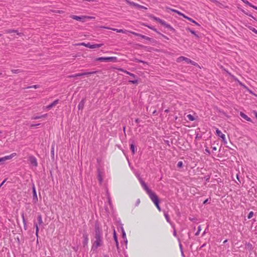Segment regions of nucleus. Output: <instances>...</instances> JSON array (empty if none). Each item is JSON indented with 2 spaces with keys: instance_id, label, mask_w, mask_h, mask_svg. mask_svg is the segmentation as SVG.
<instances>
[{
  "instance_id": "21",
  "label": "nucleus",
  "mask_w": 257,
  "mask_h": 257,
  "mask_svg": "<svg viewBox=\"0 0 257 257\" xmlns=\"http://www.w3.org/2000/svg\"><path fill=\"white\" fill-rule=\"evenodd\" d=\"M131 150L133 154H134L136 153V148H135V146L134 145H133V144L131 145Z\"/></svg>"
},
{
  "instance_id": "43",
  "label": "nucleus",
  "mask_w": 257,
  "mask_h": 257,
  "mask_svg": "<svg viewBox=\"0 0 257 257\" xmlns=\"http://www.w3.org/2000/svg\"><path fill=\"white\" fill-rule=\"evenodd\" d=\"M88 238L87 236L85 237V241H84V244H87V242H88Z\"/></svg>"
},
{
  "instance_id": "35",
  "label": "nucleus",
  "mask_w": 257,
  "mask_h": 257,
  "mask_svg": "<svg viewBox=\"0 0 257 257\" xmlns=\"http://www.w3.org/2000/svg\"><path fill=\"white\" fill-rule=\"evenodd\" d=\"M75 45H77V46H83L86 47V44L85 43H78V44H75Z\"/></svg>"
},
{
  "instance_id": "53",
  "label": "nucleus",
  "mask_w": 257,
  "mask_h": 257,
  "mask_svg": "<svg viewBox=\"0 0 257 257\" xmlns=\"http://www.w3.org/2000/svg\"><path fill=\"white\" fill-rule=\"evenodd\" d=\"M22 218H23V222H25V219L24 215L22 216Z\"/></svg>"
},
{
  "instance_id": "9",
  "label": "nucleus",
  "mask_w": 257,
  "mask_h": 257,
  "mask_svg": "<svg viewBox=\"0 0 257 257\" xmlns=\"http://www.w3.org/2000/svg\"><path fill=\"white\" fill-rule=\"evenodd\" d=\"M16 155H17L16 153H14L11 154L10 155L6 156H5L4 157L0 158V162L2 163V162H4L6 161L7 160H11L13 158L15 157L16 156Z\"/></svg>"
},
{
  "instance_id": "7",
  "label": "nucleus",
  "mask_w": 257,
  "mask_h": 257,
  "mask_svg": "<svg viewBox=\"0 0 257 257\" xmlns=\"http://www.w3.org/2000/svg\"><path fill=\"white\" fill-rule=\"evenodd\" d=\"M125 2L126 3V4H127L128 5H130V6H134V7H135L136 8H137L138 9H145V10H147V8L143 6H141L138 4H137V3H135L133 2H131L128 0H125Z\"/></svg>"
},
{
  "instance_id": "30",
  "label": "nucleus",
  "mask_w": 257,
  "mask_h": 257,
  "mask_svg": "<svg viewBox=\"0 0 257 257\" xmlns=\"http://www.w3.org/2000/svg\"><path fill=\"white\" fill-rule=\"evenodd\" d=\"M189 31L193 35H194L196 37H198V35L196 33V32L192 30L189 29Z\"/></svg>"
},
{
  "instance_id": "42",
  "label": "nucleus",
  "mask_w": 257,
  "mask_h": 257,
  "mask_svg": "<svg viewBox=\"0 0 257 257\" xmlns=\"http://www.w3.org/2000/svg\"><path fill=\"white\" fill-rule=\"evenodd\" d=\"M205 153H207L208 155L210 154V151L208 148H206L205 150Z\"/></svg>"
},
{
  "instance_id": "60",
  "label": "nucleus",
  "mask_w": 257,
  "mask_h": 257,
  "mask_svg": "<svg viewBox=\"0 0 257 257\" xmlns=\"http://www.w3.org/2000/svg\"><path fill=\"white\" fill-rule=\"evenodd\" d=\"M132 74V73H130H130L128 74V75H130V76H131Z\"/></svg>"
},
{
  "instance_id": "14",
  "label": "nucleus",
  "mask_w": 257,
  "mask_h": 257,
  "mask_svg": "<svg viewBox=\"0 0 257 257\" xmlns=\"http://www.w3.org/2000/svg\"><path fill=\"white\" fill-rule=\"evenodd\" d=\"M141 184L142 187L144 188V189L146 191L147 193H149V192H150L151 191V190H150L148 188V187L147 186L146 184L143 181H141Z\"/></svg>"
},
{
  "instance_id": "41",
  "label": "nucleus",
  "mask_w": 257,
  "mask_h": 257,
  "mask_svg": "<svg viewBox=\"0 0 257 257\" xmlns=\"http://www.w3.org/2000/svg\"><path fill=\"white\" fill-rule=\"evenodd\" d=\"M91 47H92V44H90V43H88L86 44V47L87 48H89L90 49H91Z\"/></svg>"
},
{
  "instance_id": "26",
  "label": "nucleus",
  "mask_w": 257,
  "mask_h": 257,
  "mask_svg": "<svg viewBox=\"0 0 257 257\" xmlns=\"http://www.w3.org/2000/svg\"><path fill=\"white\" fill-rule=\"evenodd\" d=\"M243 2L245 4H246L248 6H249V7L252 8L253 7V6L251 3H250L249 2H248L246 0H244L243 1Z\"/></svg>"
},
{
  "instance_id": "32",
  "label": "nucleus",
  "mask_w": 257,
  "mask_h": 257,
  "mask_svg": "<svg viewBox=\"0 0 257 257\" xmlns=\"http://www.w3.org/2000/svg\"><path fill=\"white\" fill-rule=\"evenodd\" d=\"M253 212L252 211H250L248 215L247 218L248 219L251 218L253 216Z\"/></svg>"
},
{
  "instance_id": "18",
  "label": "nucleus",
  "mask_w": 257,
  "mask_h": 257,
  "mask_svg": "<svg viewBox=\"0 0 257 257\" xmlns=\"http://www.w3.org/2000/svg\"><path fill=\"white\" fill-rule=\"evenodd\" d=\"M178 15H180V16H182L184 18L187 19V20H188L189 21H191L192 23H195V21L194 20H193V19H192L190 18H189V17L186 16L185 15H184V14H183L181 12H179V11H178Z\"/></svg>"
},
{
  "instance_id": "24",
  "label": "nucleus",
  "mask_w": 257,
  "mask_h": 257,
  "mask_svg": "<svg viewBox=\"0 0 257 257\" xmlns=\"http://www.w3.org/2000/svg\"><path fill=\"white\" fill-rule=\"evenodd\" d=\"M12 72L14 74H17L22 72V70L20 69H13L12 70Z\"/></svg>"
},
{
  "instance_id": "11",
  "label": "nucleus",
  "mask_w": 257,
  "mask_h": 257,
  "mask_svg": "<svg viewBox=\"0 0 257 257\" xmlns=\"http://www.w3.org/2000/svg\"><path fill=\"white\" fill-rule=\"evenodd\" d=\"M186 119H188L190 121H194L197 119L198 116L196 114L192 115V114H187L185 117Z\"/></svg>"
},
{
  "instance_id": "31",
  "label": "nucleus",
  "mask_w": 257,
  "mask_h": 257,
  "mask_svg": "<svg viewBox=\"0 0 257 257\" xmlns=\"http://www.w3.org/2000/svg\"><path fill=\"white\" fill-rule=\"evenodd\" d=\"M183 166V163L182 161H179L178 162V167L181 168Z\"/></svg>"
},
{
  "instance_id": "29",
  "label": "nucleus",
  "mask_w": 257,
  "mask_h": 257,
  "mask_svg": "<svg viewBox=\"0 0 257 257\" xmlns=\"http://www.w3.org/2000/svg\"><path fill=\"white\" fill-rule=\"evenodd\" d=\"M143 26H144L147 27L148 28H149V29H152V30H154V31H156V29H154V28H153L152 27H151V26H148V25H146V24H143Z\"/></svg>"
},
{
  "instance_id": "17",
  "label": "nucleus",
  "mask_w": 257,
  "mask_h": 257,
  "mask_svg": "<svg viewBox=\"0 0 257 257\" xmlns=\"http://www.w3.org/2000/svg\"><path fill=\"white\" fill-rule=\"evenodd\" d=\"M141 203V200L139 198H137L136 200L133 202V206L134 207H138Z\"/></svg>"
},
{
  "instance_id": "49",
  "label": "nucleus",
  "mask_w": 257,
  "mask_h": 257,
  "mask_svg": "<svg viewBox=\"0 0 257 257\" xmlns=\"http://www.w3.org/2000/svg\"><path fill=\"white\" fill-rule=\"evenodd\" d=\"M83 107V104H82V105H81L80 103L78 105V108L79 109L80 108V107Z\"/></svg>"
},
{
  "instance_id": "55",
  "label": "nucleus",
  "mask_w": 257,
  "mask_h": 257,
  "mask_svg": "<svg viewBox=\"0 0 257 257\" xmlns=\"http://www.w3.org/2000/svg\"><path fill=\"white\" fill-rule=\"evenodd\" d=\"M207 201H208V199L205 200L204 201L203 204H205V203H206L207 202Z\"/></svg>"
},
{
  "instance_id": "45",
  "label": "nucleus",
  "mask_w": 257,
  "mask_h": 257,
  "mask_svg": "<svg viewBox=\"0 0 257 257\" xmlns=\"http://www.w3.org/2000/svg\"><path fill=\"white\" fill-rule=\"evenodd\" d=\"M211 2L214 3H217L218 2L216 0H210Z\"/></svg>"
},
{
  "instance_id": "5",
  "label": "nucleus",
  "mask_w": 257,
  "mask_h": 257,
  "mask_svg": "<svg viewBox=\"0 0 257 257\" xmlns=\"http://www.w3.org/2000/svg\"><path fill=\"white\" fill-rule=\"evenodd\" d=\"M117 58L115 57H99L96 59L97 61L103 62H116Z\"/></svg>"
},
{
  "instance_id": "61",
  "label": "nucleus",
  "mask_w": 257,
  "mask_h": 257,
  "mask_svg": "<svg viewBox=\"0 0 257 257\" xmlns=\"http://www.w3.org/2000/svg\"><path fill=\"white\" fill-rule=\"evenodd\" d=\"M226 241H227V240H224V243H226Z\"/></svg>"
},
{
  "instance_id": "2",
  "label": "nucleus",
  "mask_w": 257,
  "mask_h": 257,
  "mask_svg": "<svg viewBox=\"0 0 257 257\" xmlns=\"http://www.w3.org/2000/svg\"><path fill=\"white\" fill-rule=\"evenodd\" d=\"M100 28H104V29H108V30H112L113 31H115L117 33H121L126 34L127 32H130V33H132V34H133V35H134L135 36H139V37H141L142 38L145 39L146 40H150V38H149V37H148L147 36H145L144 35H142L141 34H140L139 33H135L134 32L128 31L125 30H122V29H115V28H109V27H104V26L100 27Z\"/></svg>"
},
{
  "instance_id": "37",
  "label": "nucleus",
  "mask_w": 257,
  "mask_h": 257,
  "mask_svg": "<svg viewBox=\"0 0 257 257\" xmlns=\"http://www.w3.org/2000/svg\"><path fill=\"white\" fill-rule=\"evenodd\" d=\"M201 226H198V231L195 233V235H198L199 234V232L201 231Z\"/></svg>"
},
{
  "instance_id": "8",
  "label": "nucleus",
  "mask_w": 257,
  "mask_h": 257,
  "mask_svg": "<svg viewBox=\"0 0 257 257\" xmlns=\"http://www.w3.org/2000/svg\"><path fill=\"white\" fill-rule=\"evenodd\" d=\"M96 71H93V72H84V73H77L72 75L69 76V78L71 77H76L79 76H81L83 75H91V74H94L96 73Z\"/></svg>"
},
{
  "instance_id": "46",
  "label": "nucleus",
  "mask_w": 257,
  "mask_h": 257,
  "mask_svg": "<svg viewBox=\"0 0 257 257\" xmlns=\"http://www.w3.org/2000/svg\"><path fill=\"white\" fill-rule=\"evenodd\" d=\"M118 70L119 71H120L123 72H124V71H125L124 70H123V69H121V68H118Z\"/></svg>"
},
{
  "instance_id": "23",
  "label": "nucleus",
  "mask_w": 257,
  "mask_h": 257,
  "mask_svg": "<svg viewBox=\"0 0 257 257\" xmlns=\"http://www.w3.org/2000/svg\"><path fill=\"white\" fill-rule=\"evenodd\" d=\"M113 237H114V240L116 243V245L117 246L118 245V241L117 239V237H116V233H115V231H114V232H113Z\"/></svg>"
},
{
  "instance_id": "54",
  "label": "nucleus",
  "mask_w": 257,
  "mask_h": 257,
  "mask_svg": "<svg viewBox=\"0 0 257 257\" xmlns=\"http://www.w3.org/2000/svg\"><path fill=\"white\" fill-rule=\"evenodd\" d=\"M135 121L137 122V123H139V119H136Z\"/></svg>"
},
{
  "instance_id": "16",
  "label": "nucleus",
  "mask_w": 257,
  "mask_h": 257,
  "mask_svg": "<svg viewBox=\"0 0 257 257\" xmlns=\"http://www.w3.org/2000/svg\"><path fill=\"white\" fill-rule=\"evenodd\" d=\"M216 135H217L218 137H220L221 138H222V140H225V135H224L223 134H222V132H221L220 130H219V129H218V128H216Z\"/></svg>"
},
{
  "instance_id": "12",
  "label": "nucleus",
  "mask_w": 257,
  "mask_h": 257,
  "mask_svg": "<svg viewBox=\"0 0 257 257\" xmlns=\"http://www.w3.org/2000/svg\"><path fill=\"white\" fill-rule=\"evenodd\" d=\"M58 103V100H55L53 101L51 104L46 106L44 107V109H46L47 110H50L51 108L57 105Z\"/></svg>"
},
{
  "instance_id": "19",
  "label": "nucleus",
  "mask_w": 257,
  "mask_h": 257,
  "mask_svg": "<svg viewBox=\"0 0 257 257\" xmlns=\"http://www.w3.org/2000/svg\"><path fill=\"white\" fill-rule=\"evenodd\" d=\"M6 33H16L20 36H21L22 35V33H18V31L15 30H7L6 31Z\"/></svg>"
},
{
  "instance_id": "56",
  "label": "nucleus",
  "mask_w": 257,
  "mask_h": 257,
  "mask_svg": "<svg viewBox=\"0 0 257 257\" xmlns=\"http://www.w3.org/2000/svg\"><path fill=\"white\" fill-rule=\"evenodd\" d=\"M253 9H255L257 10V7H255L254 6H253V7H252Z\"/></svg>"
},
{
  "instance_id": "62",
  "label": "nucleus",
  "mask_w": 257,
  "mask_h": 257,
  "mask_svg": "<svg viewBox=\"0 0 257 257\" xmlns=\"http://www.w3.org/2000/svg\"><path fill=\"white\" fill-rule=\"evenodd\" d=\"M1 74H2V73H0V75H1Z\"/></svg>"
},
{
  "instance_id": "48",
  "label": "nucleus",
  "mask_w": 257,
  "mask_h": 257,
  "mask_svg": "<svg viewBox=\"0 0 257 257\" xmlns=\"http://www.w3.org/2000/svg\"><path fill=\"white\" fill-rule=\"evenodd\" d=\"M5 182H6V180H4V181L1 183V184L0 185V187H1L2 185H3V184L5 183Z\"/></svg>"
},
{
  "instance_id": "6",
  "label": "nucleus",
  "mask_w": 257,
  "mask_h": 257,
  "mask_svg": "<svg viewBox=\"0 0 257 257\" xmlns=\"http://www.w3.org/2000/svg\"><path fill=\"white\" fill-rule=\"evenodd\" d=\"M182 61H185L187 64H191L194 66H199L198 65L196 62L192 61L191 60H190L186 57H185L183 56H181V57H179V58H178V62H180Z\"/></svg>"
},
{
  "instance_id": "36",
  "label": "nucleus",
  "mask_w": 257,
  "mask_h": 257,
  "mask_svg": "<svg viewBox=\"0 0 257 257\" xmlns=\"http://www.w3.org/2000/svg\"><path fill=\"white\" fill-rule=\"evenodd\" d=\"M250 30H251L253 32H254V33H255L256 34H257V30H256L255 28H253V27H250Z\"/></svg>"
},
{
  "instance_id": "57",
  "label": "nucleus",
  "mask_w": 257,
  "mask_h": 257,
  "mask_svg": "<svg viewBox=\"0 0 257 257\" xmlns=\"http://www.w3.org/2000/svg\"><path fill=\"white\" fill-rule=\"evenodd\" d=\"M194 23L195 25H197V26H199V24L197 22H196V21H195V23Z\"/></svg>"
},
{
  "instance_id": "22",
  "label": "nucleus",
  "mask_w": 257,
  "mask_h": 257,
  "mask_svg": "<svg viewBox=\"0 0 257 257\" xmlns=\"http://www.w3.org/2000/svg\"><path fill=\"white\" fill-rule=\"evenodd\" d=\"M37 219L40 225L43 223V220L41 215H39L38 216Z\"/></svg>"
},
{
  "instance_id": "38",
  "label": "nucleus",
  "mask_w": 257,
  "mask_h": 257,
  "mask_svg": "<svg viewBox=\"0 0 257 257\" xmlns=\"http://www.w3.org/2000/svg\"><path fill=\"white\" fill-rule=\"evenodd\" d=\"M46 116H47V114L42 115L40 116L35 117L34 118L35 119H38V118H42V117H46Z\"/></svg>"
},
{
  "instance_id": "13",
  "label": "nucleus",
  "mask_w": 257,
  "mask_h": 257,
  "mask_svg": "<svg viewBox=\"0 0 257 257\" xmlns=\"http://www.w3.org/2000/svg\"><path fill=\"white\" fill-rule=\"evenodd\" d=\"M33 200L34 203H36L38 201V197L36 193V188L34 185L33 186Z\"/></svg>"
},
{
  "instance_id": "4",
  "label": "nucleus",
  "mask_w": 257,
  "mask_h": 257,
  "mask_svg": "<svg viewBox=\"0 0 257 257\" xmlns=\"http://www.w3.org/2000/svg\"><path fill=\"white\" fill-rule=\"evenodd\" d=\"M70 18L73 19V20H75L76 21L84 22L86 19L89 20H94L95 18L94 17L92 16H77L75 15H71Z\"/></svg>"
},
{
  "instance_id": "52",
  "label": "nucleus",
  "mask_w": 257,
  "mask_h": 257,
  "mask_svg": "<svg viewBox=\"0 0 257 257\" xmlns=\"http://www.w3.org/2000/svg\"><path fill=\"white\" fill-rule=\"evenodd\" d=\"M54 148H52V150L51 151V153L54 155Z\"/></svg>"
},
{
  "instance_id": "33",
  "label": "nucleus",
  "mask_w": 257,
  "mask_h": 257,
  "mask_svg": "<svg viewBox=\"0 0 257 257\" xmlns=\"http://www.w3.org/2000/svg\"><path fill=\"white\" fill-rule=\"evenodd\" d=\"M135 61L137 62H140V63H143V64H148V63L147 62H146L145 61H142V60H140L137 59H136Z\"/></svg>"
},
{
  "instance_id": "28",
  "label": "nucleus",
  "mask_w": 257,
  "mask_h": 257,
  "mask_svg": "<svg viewBox=\"0 0 257 257\" xmlns=\"http://www.w3.org/2000/svg\"><path fill=\"white\" fill-rule=\"evenodd\" d=\"M39 87V86L38 85H32V86L28 87V88L37 89V88H38Z\"/></svg>"
},
{
  "instance_id": "39",
  "label": "nucleus",
  "mask_w": 257,
  "mask_h": 257,
  "mask_svg": "<svg viewBox=\"0 0 257 257\" xmlns=\"http://www.w3.org/2000/svg\"><path fill=\"white\" fill-rule=\"evenodd\" d=\"M179 246H180V250H181V254H182V255L184 257V253L183 252V249H182V245L181 244H179Z\"/></svg>"
},
{
  "instance_id": "34",
  "label": "nucleus",
  "mask_w": 257,
  "mask_h": 257,
  "mask_svg": "<svg viewBox=\"0 0 257 257\" xmlns=\"http://www.w3.org/2000/svg\"><path fill=\"white\" fill-rule=\"evenodd\" d=\"M246 247L248 249H251L252 248V245L251 244L249 243L246 245Z\"/></svg>"
},
{
  "instance_id": "25",
  "label": "nucleus",
  "mask_w": 257,
  "mask_h": 257,
  "mask_svg": "<svg viewBox=\"0 0 257 257\" xmlns=\"http://www.w3.org/2000/svg\"><path fill=\"white\" fill-rule=\"evenodd\" d=\"M35 226L36 227V235L38 237V232H39V227L37 224H35Z\"/></svg>"
},
{
  "instance_id": "44",
  "label": "nucleus",
  "mask_w": 257,
  "mask_h": 257,
  "mask_svg": "<svg viewBox=\"0 0 257 257\" xmlns=\"http://www.w3.org/2000/svg\"><path fill=\"white\" fill-rule=\"evenodd\" d=\"M57 13L59 14H63L64 13V12L63 11H57Z\"/></svg>"
},
{
  "instance_id": "58",
  "label": "nucleus",
  "mask_w": 257,
  "mask_h": 257,
  "mask_svg": "<svg viewBox=\"0 0 257 257\" xmlns=\"http://www.w3.org/2000/svg\"><path fill=\"white\" fill-rule=\"evenodd\" d=\"M126 236L125 233L124 232H123V237H125Z\"/></svg>"
},
{
  "instance_id": "27",
  "label": "nucleus",
  "mask_w": 257,
  "mask_h": 257,
  "mask_svg": "<svg viewBox=\"0 0 257 257\" xmlns=\"http://www.w3.org/2000/svg\"><path fill=\"white\" fill-rule=\"evenodd\" d=\"M155 20L156 21H157L158 22H159L160 24L164 25H166L165 22L160 20V19L156 18Z\"/></svg>"
},
{
  "instance_id": "20",
  "label": "nucleus",
  "mask_w": 257,
  "mask_h": 257,
  "mask_svg": "<svg viewBox=\"0 0 257 257\" xmlns=\"http://www.w3.org/2000/svg\"><path fill=\"white\" fill-rule=\"evenodd\" d=\"M103 45V44H92L91 49H96L102 47Z\"/></svg>"
},
{
  "instance_id": "1",
  "label": "nucleus",
  "mask_w": 257,
  "mask_h": 257,
  "mask_svg": "<svg viewBox=\"0 0 257 257\" xmlns=\"http://www.w3.org/2000/svg\"><path fill=\"white\" fill-rule=\"evenodd\" d=\"M103 244L102 233L98 227H96L95 230V236L94 240L92 241L91 249H96L98 247Z\"/></svg>"
},
{
  "instance_id": "15",
  "label": "nucleus",
  "mask_w": 257,
  "mask_h": 257,
  "mask_svg": "<svg viewBox=\"0 0 257 257\" xmlns=\"http://www.w3.org/2000/svg\"><path fill=\"white\" fill-rule=\"evenodd\" d=\"M239 114H240V116L242 118H243V119H244L245 120H246L248 121H249V122L251 121V118L250 117H249L247 115H246L245 114H244L243 112H240Z\"/></svg>"
},
{
  "instance_id": "50",
  "label": "nucleus",
  "mask_w": 257,
  "mask_h": 257,
  "mask_svg": "<svg viewBox=\"0 0 257 257\" xmlns=\"http://www.w3.org/2000/svg\"><path fill=\"white\" fill-rule=\"evenodd\" d=\"M124 73H126V74H128H128L130 73V72H129L128 71H126V70L124 71Z\"/></svg>"
},
{
  "instance_id": "10",
  "label": "nucleus",
  "mask_w": 257,
  "mask_h": 257,
  "mask_svg": "<svg viewBox=\"0 0 257 257\" xmlns=\"http://www.w3.org/2000/svg\"><path fill=\"white\" fill-rule=\"evenodd\" d=\"M29 160L31 164L33 166H34L35 167H37L38 166L37 160V159L36 158V157H35L33 156H30L29 158Z\"/></svg>"
},
{
  "instance_id": "40",
  "label": "nucleus",
  "mask_w": 257,
  "mask_h": 257,
  "mask_svg": "<svg viewBox=\"0 0 257 257\" xmlns=\"http://www.w3.org/2000/svg\"><path fill=\"white\" fill-rule=\"evenodd\" d=\"M129 82L133 83V84H137L138 83V80H130Z\"/></svg>"
},
{
  "instance_id": "3",
  "label": "nucleus",
  "mask_w": 257,
  "mask_h": 257,
  "mask_svg": "<svg viewBox=\"0 0 257 257\" xmlns=\"http://www.w3.org/2000/svg\"><path fill=\"white\" fill-rule=\"evenodd\" d=\"M147 194L149 195V196L150 198L151 199V200H152V201L154 203V204L155 205V206H156L157 209L159 211H161V208H160V207L159 204V198H158L157 195L156 194V193L151 190L150 192H149Z\"/></svg>"
},
{
  "instance_id": "47",
  "label": "nucleus",
  "mask_w": 257,
  "mask_h": 257,
  "mask_svg": "<svg viewBox=\"0 0 257 257\" xmlns=\"http://www.w3.org/2000/svg\"><path fill=\"white\" fill-rule=\"evenodd\" d=\"M253 113H254L256 118H257V112L254 111H253Z\"/></svg>"
},
{
  "instance_id": "51",
  "label": "nucleus",
  "mask_w": 257,
  "mask_h": 257,
  "mask_svg": "<svg viewBox=\"0 0 257 257\" xmlns=\"http://www.w3.org/2000/svg\"><path fill=\"white\" fill-rule=\"evenodd\" d=\"M131 76L133 77V78H136L135 75L133 73H132V74L131 75Z\"/></svg>"
},
{
  "instance_id": "59",
  "label": "nucleus",
  "mask_w": 257,
  "mask_h": 257,
  "mask_svg": "<svg viewBox=\"0 0 257 257\" xmlns=\"http://www.w3.org/2000/svg\"><path fill=\"white\" fill-rule=\"evenodd\" d=\"M213 150H214V151H216V147H213L212 148Z\"/></svg>"
}]
</instances>
